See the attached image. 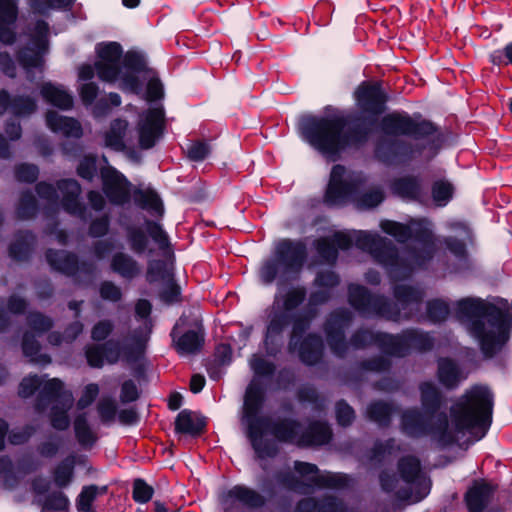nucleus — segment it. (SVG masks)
I'll list each match as a JSON object with an SVG mask.
<instances>
[{
  "mask_svg": "<svg viewBox=\"0 0 512 512\" xmlns=\"http://www.w3.org/2000/svg\"><path fill=\"white\" fill-rule=\"evenodd\" d=\"M356 109L347 115H304L302 137L330 161L348 150H360L379 133L373 145L375 159L388 167H404L424 157L434 159L447 138L441 127L421 113H387L390 95L382 81L364 80L353 92Z\"/></svg>",
  "mask_w": 512,
  "mask_h": 512,
  "instance_id": "obj_1",
  "label": "nucleus"
},
{
  "mask_svg": "<svg viewBox=\"0 0 512 512\" xmlns=\"http://www.w3.org/2000/svg\"><path fill=\"white\" fill-rule=\"evenodd\" d=\"M267 401L263 383L253 378L246 386L241 407V423L258 459L275 458L280 443H292L302 423L295 418L279 417L273 420L263 414Z\"/></svg>",
  "mask_w": 512,
  "mask_h": 512,
  "instance_id": "obj_2",
  "label": "nucleus"
},
{
  "mask_svg": "<svg viewBox=\"0 0 512 512\" xmlns=\"http://www.w3.org/2000/svg\"><path fill=\"white\" fill-rule=\"evenodd\" d=\"M496 303L482 297L467 296L455 302L457 319L466 325L477 340L485 359H493L508 345L512 337V313L508 300L495 298Z\"/></svg>",
  "mask_w": 512,
  "mask_h": 512,
  "instance_id": "obj_3",
  "label": "nucleus"
},
{
  "mask_svg": "<svg viewBox=\"0 0 512 512\" xmlns=\"http://www.w3.org/2000/svg\"><path fill=\"white\" fill-rule=\"evenodd\" d=\"M420 403L423 411L409 408L402 412L400 428L409 438L431 435L442 446H451L458 442L456 433L449 427V418L440 409L445 404L442 391L432 382L420 384Z\"/></svg>",
  "mask_w": 512,
  "mask_h": 512,
  "instance_id": "obj_4",
  "label": "nucleus"
},
{
  "mask_svg": "<svg viewBox=\"0 0 512 512\" xmlns=\"http://www.w3.org/2000/svg\"><path fill=\"white\" fill-rule=\"evenodd\" d=\"M495 394L487 384H474L450 410L453 431L467 432L474 441L483 439L493 422Z\"/></svg>",
  "mask_w": 512,
  "mask_h": 512,
  "instance_id": "obj_5",
  "label": "nucleus"
},
{
  "mask_svg": "<svg viewBox=\"0 0 512 512\" xmlns=\"http://www.w3.org/2000/svg\"><path fill=\"white\" fill-rule=\"evenodd\" d=\"M308 259V249L302 239H280L272 254L265 259L258 277L263 285L277 283L278 288L299 279Z\"/></svg>",
  "mask_w": 512,
  "mask_h": 512,
  "instance_id": "obj_6",
  "label": "nucleus"
},
{
  "mask_svg": "<svg viewBox=\"0 0 512 512\" xmlns=\"http://www.w3.org/2000/svg\"><path fill=\"white\" fill-rule=\"evenodd\" d=\"M294 469L301 476L308 477L307 483L301 481L290 470L276 471L274 473V479L280 486L290 491H298L304 486L319 489L342 490L348 488L351 481L349 475L345 473L331 471L320 473L318 466L309 462L297 460L294 462Z\"/></svg>",
  "mask_w": 512,
  "mask_h": 512,
  "instance_id": "obj_7",
  "label": "nucleus"
},
{
  "mask_svg": "<svg viewBox=\"0 0 512 512\" xmlns=\"http://www.w3.org/2000/svg\"><path fill=\"white\" fill-rule=\"evenodd\" d=\"M348 303L364 318L380 317L390 321L400 319V309L387 297L372 293L366 286L350 284Z\"/></svg>",
  "mask_w": 512,
  "mask_h": 512,
  "instance_id": "obj_8",
  "label": "nucleus"
},
{
  "mask_svg": "<svg viewBox=\"0 0 512 512\" xmlns=\"http://www.w3.org/2000/svg\"><path fill=\"white\" fill-rule=\"evenodd\" d=\"M415 242L421 244V247L407 246L405 249L406 257H402V261L408 266V270L400 268L399 280L409 278L415 270L427 269L429 263L433 260L436 253V245L434 235L423 221L416 223Z\"/></svg>",
  "mask_w": 512,
  "mask_h": 512,
  "instance_id": "obj_9",
  "label": "nucleus"
},
{
  "mask_svg": "<svg viewBox=\"0 0 512 512\" xmlns=\"http://www.w3.org/2000/svg\"><path fill=\"white\" fill-rule=\"evenodd\" d=\"M145 229L135 224H127L123 227L125 239L129 249L138 256L145 253H152L149 249L150 239H152L160 250L170 249L171 243L167 232L162 224L152 219L144 220Z\"/></svg>",
  "mask_w": 512,
  "mask_h": 512,
  "instance_id": "obj_10",
  "label": "nucleus"
},
{
  "mask_svg": "<svg viewBox=\"0 0 512 512\" xmlns=\"http://www.w3.org/2000/svg\"><path fill=\"white\" fill-rule=\"evenodd\" d=\"M44 257L51 271L72 278L77 284L81 282V275L91 278L95 274L96 267L94 263L88 260H80L75 252L47 248Z\"/></svg>",
  "mask_w": 512,
  "mask_h": 512,
  "instance_id": "obj_11",
  "label": "nucleus"
},
{
  "mask_svg": "<svg viewBox=\"0 0 512 512\" xmlns=\"http://www.w3.org/2000/svg\"><path fill=\"white\" fill-rule=\"evenodd\" d=\"M346 167L336 164L332 167L330 178L323 196L325 206L332 208L344 205L356 198L361 182L357 179H345Z\"/></svg>",
  "mask_w": 512,
  "mask_h": 512,
  "instance_id": "obj_12",
  "label": "nucleus"
},
{
  "mask_svg": "<svg viewBox=\"0 0 512 512\" xmlns=\"http://www.w3.org/2000/svg\"><path fill=\"white\" fill-rule=\"evenodd\" d=\"M353 320L352 312L344 307L331 311L323 324L327 344L331 352L338 358H344L348 352V341L345 330Z\"/></svg>",
  "mask_w": 512,
  "mask_h": 512,
  "instance_id": "obj_13",
  "label": "nucleus"
},
{
  "mask_svg": "<svg viewBox=\"0 0 512 512\" xmlns=\"http://www.w3.org/2000/svg\"><path fill=\"white\" fill-rule=\"evenodd\" d=\"M435 339L429 332L418 328H406L400 333H391L390 356L403 358L412 351L426 353L434 348Z\"/></svg>",
  "mask_w": 512,
  "mask_h": 512,
  "instance_id": "obj_14",
  "label": "nucleus"
},
{
  "mask_svg": "<svg viewBox=\"0 0 512 512\" xmlns=\"http://www.w3.org/2000/svg\"><path fill=\"white\" fill-rule=\"evenodd\" d=\"M294 313L276 310L269 315L264 331V348L270 357H277L283 348V333L291 325H294Z\"/></svg>",
  "mask_w": 512,
  "mask_h": 512,
  "instance_id": "obj_15",
  "label": "nucleus"
},
{
  "mask_svg": "<svg viewBox=\"0 0 512 512\" xmlns=\"http://www.w3.org/2000/svg\"><path fill=\"white\" fill-rule=\"evenodd\" d=\"M102 190L108 201L117 206L129 203L131 199L129 180L116 168L104 166L100 169Z\"/></svg>",
  "mask_w": 512,
  "mask_h": 512,
  "instance_id": "obj_16",
  "label": "nucleus"
},
{
  "mask_svg": "<svg viewBox=\"0 0 512 512\" xmlns=\"http://www.w3.org/2000/svg\"><path fill=\"white\" fill-rule=\"evenodd\" d=\"M165 129V111L162 106L146 110L139 122V146L148 150L156 145Z\"/></svg>",
  "mask_w": 512,
  "mask_h": 512,
  "instance_id": "obj_17",
  "label": "nucleus"
},
{
  "mask_svg": "<svg viewBox=\"0 0 512 512\" xmlns=\"http://www.w3.org/2000/svg\"><path fill=\"white\" fill-rule=\"evenodd\" d=\"M375 261L381 264L392 280H399L400 268L408 270V266L399 255L398 248L388 238L380 236L371 253Z\"/></svg>",
  "mask_w": 512,
  "mask_h": 512,
  "instance_id": "obj_18",
  "label": "nucleus"
},
{
  "mask_svg": "<svg viewBox=\"0 0 512 512\" xmlns=\"http://www.w3.org/2000/svg\"><path fill=\"white\" fill-rule=\"evenodd\" d=\"M288 350L289 352L297 351L300 361L308 367H313L323 360L325 346L320 334L316 332H306L301 339H297L292 348H290L289 340Z\"/></svg>",
  "mask_w": 512,
  "mask_h": 512,
  "instance_id": "obj_19",
  "label": "nucleus"
},
{
  "mask_svg": "<svg viewBox=\"0 0 512 512\" xmlns=\"http://www.w3.org/2000/svg\"><path fill=\"white\" fill-rule=\"evenodd\" d=\"M220 502L225 506V511L228 512L235 503H240L249 509H260L266 505L267 499L255 489L237 484L222 492Z\"/></svg>",
  "mask_w": 512,
  "mask_h": 512,
  "instance_id": "obj_20",
  "label": "nucleus"
},
{
  "mask_svg": "<svg viewBox=\"0 0 512 512\" xmlns=\"http://www.w3.org/2000/svg\"><path fill=\"white\" fill-rule=\"evenodd\" d=\"M497 485L485 479H475L464 494L468 512H484L489 507L497 491Z\"/></svg>",
  "mask_w": 512,
  "mask_h": 512,
  "instance_id": "obj_21",
  "label": "nucleus"
},
{
  "mask_svg": "<svg viewBox=\"0 0 512 512\" xmlns=\"http://www.w3.org/2000/svg\"><path fill=\"white\" fill-rule=\"evenodd\" d=\"M333 437L329 424L321 420H312L305 429L298 430L297 436L291 444L301 448L319 447L328 444Z\"/></svg>",
  "mask_w": 512,
  "mask_h": 512,
  "instance_id": "obj_22",
  "label": "nucleus"
},
{
  "mask_svg": "<svg viewBox=\"0 0 512 512\" xmlns=\"http://www.w3.org/2000/svg\"><path fill=\"white\" fill-rule=\"evenodd\" d=\"M73 401V394L70 390L65 389L63 381L59 378H52L41 386L35 400V410L41 413L53 402L60 404Z\"/></svg>",
  "mask_w": 512,
  "mask_h": 512,
  "instance_id": "obj_23",
  "label": "nucleus"
},
{
  "mask_svg": "<svg viewBox=\"0 0 512 512\" xmlns=\"http://www.w3.org/2000/svg\"><path fill=\"white\" fill-rule=\"evenodd\" d=\"M295 512H355L343 499L325 494L321 497H306L300 499L295 506Z\"/></svg>",
  "mask_w": 512,
  "mask_h": 512,
  "instance_id": "obj_24",
  "label": "nucleus"
},
{
  "mask_svg": "<svg viewBox=\"0 0 512 512\" xmlns=\"http://www.w3.org/2000/svg\"><path fill=\"white\" fill-rule=\"evenodd\" d=\"M390 342L391 333L361 327L352 333L348 341V347L352 346L354 349L360 350L374 345L379 348L382 354L390 356Z\"/></svg>",
  "mask_w": 512,
  "mask_h": 512,
  "instance_id": "obj_25",
  "label": "nucleus"
},
{
  "mask_svg": "<svg viewBox=\"0 0 512 512\" xmlns=\"http://www.w3.org/2000/svg\"><path fill=\"white\" fill-rule=\"evenodd\" d=\"M37 108V102L31 96H12L6 89L0 90V116L9 111L14 117L26 118L34 114Z\"/></svg>",
  "mask_w": 512,
  "mask_h": 512,
  "instance_id": "obj_26",
  "label": "nucleus"
},
{
  "mask_svg": "<svg viewBox=\"0 0 512 512\" xmlns=\"http://www.w3.org/2000/svg\"><path fill=\"white\" fill-rule=\"evenodd\" d=\"M56 186L62 193L61 204L65 212L74 216H82L86 210L80 201L82 187L74 178H64L57 181Z\"/></svg>",
  "mask_w": 512,
  "mask_h": 512,
  "instance_id": "obj_27",
  "label": "nucleus"
},
{
  "mask_svg": "<svg viewBox=\"0 0 512 512\" xmlns=\"http://www.w3.org/2000/svg\"><path fill=\"white\" fill-rule=\"evenodd\" d=\"M37 245V237L31 230H18L8 245L9 257L18 263H26L32 259Z\"/></svg>",
  "mask_w": 512,
  "mask_h": 512,
  "instance_id": "obj_28",
  "label": "nucleus"
},
{
  "mask_svg": "<svg viewBox=\"0 0 512 512\" xmlns=\"http://www.w3.org/2000/svg\"><path fill=\"white\" fill-rule=\"evenodd\" d=\"M170 336L173 347L179 355L198 354L205 344V333L202 328L199 330H187L182 335L177 336L176 326L172 329Z\"/></svg>",
  "mask_w": 512,
  "mask_h": 512,
  "instance_id": "obj_29",
  "label": "nucleus"
},
{
  "mask_svg": "<svg viewBox=\"0 0 512 512\" xmlns=\"http://www.w3.org/2000/svg\"><path fill=\"white\" fill-rule=\"evenodd\" d=\"M436 376L438 382L449 391L458 388L467 377L457 361L450 357L438 359Z\"/></svg>",
  "mask_w": 512,
  "mask_h": 512,
  "instance_id": "obj_30",
  "label": "nucleus"
},
{
  "mask_svg": "<svg viewBox=\"0 0 512 512\" xmlns=\"http://www.w3.org/2000/svg\"><path fill=\"white\" fill-rule=\"evenodd\" d=\"M47 127L54 133H61L66 138L79 139L83 135L80 122L68 116L60 115L54 110H48L45 115Z\"/></svg>",
  "mask_w": 512,
  "mask_h": 512,
  "instance_id": "obj_31",
  "label": "nucleus"
},
{
  "mask_svg": "<svg viewBox=\"0 0 512 512\" xmlns=\"http://www.w3.org/2000/svg\"><path fill=\"white\" fill-rule=\"evenodd\" d=\"M194 412L189 409L181 410L174 421V432L177 435H189L193 438L200 437L206 429L205 417L194 419Z\"/></svg>",
  "mask_w": 512,
  "mask_h": 512,
  "instance_id": "obj_32",
  "label": "nucleus"
},
{
  "mask_svg": "<svg viewBox=\"0 0 512 512\" xmlns=\"http://www.w3.org/2000/svg\"><path fill=\"white\" fill-rule=\"evenodd\" d=\"M399 412V408L393 402L385 400H373L366 408V418L377 424L380 428L390 427L393 417Z\"/></svg>",
  "mask_w": 512,
  "mask_h": 512,
  "instance_id": "obj_33",
  "label": "nucleus"
},
{
  "mask_svg": "<svg viewBox=\"0 0 512 512\" xmlns=\"http://www.w3.org/2000/svg\"><path fill=\"white\" fill-rule=\"evenodd\" d=\"M47 51V48L39 49L31 43L17 51V61L19 65L25 70L29 80H32L33 78V69H43L45 64L44 55L47 53Z\"/></svg>",
  "mask_w": 512,
  "mask_h": 512,
  "instance_id": "obj_34",
  "label": "nucleus"
},
{
  "mask_svg": "<svg viewBox=\"0 0 512 512\" xmlns=\"http://www.w3.org/2000/svg\"><path fill=\"white\" fill-rule=\"evenodd\" d=\"M40 95L45 102L60 110H70L74 104L72 95L62 86L55 85L52 82L42 84Z\"/></svg>",
  "mask_w": 512,
  "mask_h": 512,
  "instance_id": "obj_35",
  "label": "nucleus"
},
{
  "mask_svg": "<svg viewBox=\"0 0 512 512\" xmlns=\"http://www.w3.org/2000/svg\"><path fill=\"white\" fill-rule=\"evenodd\" d=\"M318 306H310V302L298 313H294V325L290 330V348H292L297 339L311 328L313 320L318 316Z\"/></svg>",
  "mask_w": 512,
  "mask_h": 512,
  "instance_id": "obj_36",
  "label": "nucleus"
},
{
  "mask_svg": "<svg viewBox=\"0 0 512 512\" xmlns=\"http://www.w3.org/2000/svg\"><path fill=\"white\" fill-rule=\"evenodd\" d=\"M84 461V456L77 457L74 454H70L61 460L52 472L55 485L58 488L67 487L73 480L76 464H81Z\"/></svg>",
  "mask_w": 512,
  "mask_h": 512,
  "instance_id": "obj_37",
  "label": "nucleus"
},
{
  "mask_svg": "<svg viewBox=\"0 0 512 512\" xmlns=\"http://www.w3.org/2000/svg\"><path fill=\"white\" fill-rule=\"evenodd\" d=\"M400 478L407 484H418L423 478L420 459L415 455H404L397 461Z\"/></svg>",
  "mask_w": 512,
  "mask_h": 512,
  "instance_id": "obj_38",
  "label": "nucleus"
},
{
  "mask_svg": "<svg viewBox=\"0 0 512 512\" xmlns=\"http://www.w3.org/2000/svg\"><path fill=\"white\" fill-rule=\"evenodd\" d=\"M111 270L124 279L132 280L140 274L137 260L125 252H116L110 262Z\"/></svg>",
  "mask_w": 512,
  "mask_h": 512,
  "instance_id": "obj_39",
  "label": "nucleus"
},
{
  "mask_svg": "<svg viewBox=\"0 0 512 512\" xmlns=\"http://www.w3.org/2000/svg\"><path fill=\"white\" fill-rule=\"evenodd\" d=\"M393 194L410 200H418L421 195V183L418 177L406 175L395 178L390 185Z\"/></svg>",
  "mask_w": 512,
  "mask_h": 512,
  "instance_id": "obj_40",
  "label": "nucleus"
},
{
  "mask_svg": "<svg viewBox=\"0 0 512 512\" xmlns=\"http://www.w3.org/2000/svg\"><path fill=\"white\" fill-rule=\"evenodd\" d=\"M22 353L25 357L29 358L30 362L47 365L51 363V357L48 354H42L41 344L36 339L35 334L30 331H25L22 336L21 342Z\"/></svg>",
  "mask_w": 512,
  "mask_h": 512,
  "instance_id": "obj_41",
  "label": "nucleus"
},
{
  "mask_svg": "<svg viewBox=\"0 0 512 512\" xmlns=\"http://www.w3.org/2000/svg\"><path fill=\"white\" fill-rule=\"evenodd\" d=\"M133 200L141 209L152 211L158 216H163L164 214L163 202L159 194L153 189H135L133 193Z\"/></svg>",
  "mask_w": 512,
  "mask_h": 512,
  "instance_id": "obj_42",
  "label": "nucleus"
},
{
  "mask_svg": "<svg viewBox=\"0 0 512 512\" xmlns=\"http://www.w3.org/2000/svg\"><path fill=\"white\" fill-rule=\"evenodd\" d=\"M393 296L395 303L400 311L407 309L409 306L419 305L423 300V293L416 287L408 284H395L393 286Z\"/></svg>",
  "mask_w": 512,
  "mask_h": 512,
  "instance_id": "obj_43",
  "label": "nucleus"
},
{
  "mask_svg": "<svg viewBox=\"0 0 512 512\" xmlns=\"http://www.w3.org/2000/svg\"><path fill=\"white\" fill-rule=\"evenodd\" d=\"M417 222L407 225L393 220H382L380 227L384 233L394 237L397 242L405 243L409 239L415 238Z\"/></svg>",
  "mask_w": 512,
  "mask_h": 512,
  "instance_id": "obj_44",
  "label": "nucleus"
},
{
  "mask_svg": "<svg viewBox=\"0 0 512 512\" xmlns=\"http://www.w3.org/2000/svg\"><path fill=\"white\" fill-rule=\"evenodd\" d=\"M128 127V122L122 118H116L111 121L108 131L104 135L105 145L116 151H122L125 148L124 137Z\"/></svg>",
  "mask_w": 512,
  "mask_h": 512,
  "instance_id": "obj_45",
  "label": "nucleus"
},
{
  "mask_svg": "<svg viewBox=\"0 0 512 512\" xmlns=\"http://www.w3.org/2000/svg\"><path fill=\"white\" fill-rule=\"evenodd\" d=\"M74 433L78 443L83 448L93 447L98 440L96 434L92 431L88 423L85 413L79 414L75 417Z\"/></svg>",
  "mask_w": 512,
  "mask_h": 512,
  "instance_id": "obj_46",
  "label": "nucleus"
},
{
  "mask_svg": "<svg viewBox=\"0 0 512 512\" xmlns=\"http://www.w3.org/2000/svg\"><path fill=\"white\" fill-rule=\"evenodd\" d=\"M455 187L447 179H437L431 185V197L437 207H445L454 197Z\"/></svg>",
  "mask_w": 512,
  "mask_h": 512,
  "instance_id": "obj_47",
  "label": "nucleus"
},
{
  "mask_svg": "<svg viewBox=\"0 0 512 512\" xmlns=\"http://www.w3.org/2000/svg\"><path fill=\"white\" fill-rule=\"evenodd\" d=\"M73 402H63L53 404L49 412V421L53 429L57 431H65L70 427L71 420L68 411L71 409Z\"/></svg>",
  "mask_w": 512,
  "mask_h": 512,
  "instance_id": "obj_48",
  "label": "nucleus"
},
{
  "mask_svg": "<svg viewBox=\"0 0 512 512\" xmlns=\"http://www.w3.org/2000/svg\"><path fill=\"white\" fill-rule=\"evenodd\" d=\"M313 246L321 263L329 266H334L336 264L339 252L337 251L336 245L333 244V239L330 237L317 238L314 241Z\"/></svg>",
  "mask_w": 512,
  "mask_h": 512,
  "instance_id": "obj_49",
  "label": "nucleus"
},
{
  "mask_svg": "<svg viewBox=\"0 0 512 512\" xmlns=\"http://www.w3.org/2000/svg\"><path fill=\"white\" fill-rule=\"evenodd\" d=\"M147 337L140 334L133 336V342L129 345H122V356L129 364L140 362L144 359Z\"/></svg>",
  "mask_w": 512,
  "mask_h": 512,
  "instance_id": "obj_50",
  "label": "nucleus"
},
{
  "mask_svg": "<svg viewBox=\"0 0 512 512\" xmlns=\"http://www.w3.org/2000/svg\"><path fill=\"white\" fill-rule=\"evenodd\" d=\"M95 69L100 80L113 83L119 80L122 74V63L118 60L107 62L106 60L97 58L95 61Z\"/></svg>",
  "mask_w": 512,
  "mask_h": 512,
  "instance_id": "obj_51",
  "label": "nucleus"
},
{
  "mask_svg": "<svg viewBox=\"0 0 512 512\" xmlns=\"http://www.w3.org/2000/svg\"><path fill=\"white\" fill-rule=\"evenodd\" d=\"M307 296V290L302 285L290 287L282 296V308L280 310L293 313L300 305L303 304Z\"/></svg>",
  "mask_w": 512,
  "mask_h": 512,
  "instance_id": "obj_52",
  "label": "nucleus"
},
{
  "mask_svg": "<svg viewBox=\"0 0 512 512\" xmlns=\"http://www.w3.org/2000/svg\"><path fill=\"white\" fill-rule=\"evenodd\" d=\"M39 210L38 202L29 190L22 192L16 209L17 218L29 220L34 218Z\"/></svg>",
  "mask_w": 512,
  "mask_h": 512,
  "instance_id": "obj_53",
  "label": "nucleus"
},
{
  "mask_svg": "<svg viewBox=\"0 0 512 512\" xmlns=\"http://www.w3.org/2000/svg\"><path fill=\"white\" fill-rule=\"evenodd\" d=\"M97 161L96 154L83 155L76 166L77 176L87 182H92L98 173Z\"/></svg>",
  "mask_w": 512,
  "mask_h": 512,
  "instance_id": "obj_54",
  "label": "nucleus"
},
{
  "mask_svg": "<svg viewBox=\"0 0 512 512\" xmlns=\"http://www.w3.org/2000/svg\"><path fill=\"white\" fill-rule=\"evenodd\" d=\"M146 281L149 284H154L159 281L171 279L172 274L169 272L167 264L162 259H152L147 263Z\"/></svg>",
  "mask_w": 512,
  "mask_h": 512,
  "instance_id": "obj_55",
  "label": "nucleus"
},
{
  "mask_svg": "<svg viewBox=\"0 0 512 512\" xmlns=\"http://www.w3.org/2000/svg\"><path fill=\"white\" fill-rule=\"evenodd\" d=\"M40 505L43 511L67 512L69 509L70 501L64 492L58 490L48 493Z\"/></svg>",
  "mask_w": 512,
  "mask_h": 512,
  "instance_id": "obj_56",
  "label": "nucleus"
},
{
  "mask_svg": "<svg viewBox=\"0 0 512 512\" xmlns=\"http://www.w3.org/2000/svg\"><path fill=\"white\" fill-rule=\"evenodd\" d=\"M28 326L38 335H43L54 326V321L40 311H30L26 317Z\"/></svg>",
  "mask_w": 512,
  "mask_h": 512,
  "instance_id": "obj_57",
  "label": "nucleus"
},
{
  "mask_svg": "<svg viewBox=\"0 0 512 512\" xmlns=\"http://www.w3.org/2000/svg\"><path fill=\"white\" fill-rule=\"evenodd\" d=\"M96 489L97 485L95 484L82 487L75 501L78 512H95L93 503L97 499Z\"/></svg>",
  "mask_w": 512,
  "mask_h": 512,
  "instance_id": "obj_58",
  "label": "nucleus"
},
{
  "mask_svg": "<svg viewBox=\"0 0 512 512\" xmlns=\"http://www.w3.org/2000/svg\"><path fill=\"white\" fill-rule=\"evenodd\" d=\"M426 314L431 322L440 323L448 318L450 308L442 299H432L426 304Z\"/></svg>",
  "mask_w": 512,
  "mask_h": 512,
  "instance_id": "obj_59",
  "label": "nucleus"
},
{
  "mask_svg": "<svg viewBox=\"0 0 512 512\" xmlns=\"http://www.w3.org/2000/svg\"><path fill=\"white\" fill-rule=\"evenodd\" d=\"M387 355H376L367 359H363L358 363V367L366 372H387L392 366L391 360Z\"/></svg>",
  "mask_w": 512,
  "mask_h": 512,
  "instance_id": "obj_60",
  "label": "nucleus"
},
{
  "mask_svg": "<svg viewBox=\"0 0 512 512\" xmlns=\"http://www.w3.org/2000/svg\"><path fill=\"white\" fill-rule=\"evenodd\" d=\"M335 416L338 425L344 428L351 426L356 418L354 408L345 399L335 403Z\"/></svg>",
  "mask_w": 512,
  "mask_h": 512,
  "instance_id": "obj_61",
  "label": "nucleus"
},
{
  "mask_svg": "<svg viewBox=\"0 0 512 512\" xmlns=\"http://www.w3.org/2000/svg\"><path fill=\"white\" fill-rule=\"evenodd\" d=\"M101 343L88 344L84 348V356L91 368L100 369L105 364V354Z\"/></svg>",
  "mask_w": 512,
  "mask_h": 512,
  "instance_id": "obj_62",
  "label": "nucleus"
},
{
  "mask_svg": "<svg viewBox=\"0 0 512 512\" xmlns=\"http://www.w3.org/2000/svg\"><path fill=\"white\" fill-rule=\"evenodd\" d=\"M154 495V488L144 479L136 478L133 481L132 498L136 503H148Z\"/></svg>",
  "mask_w": 512,
  "mask_h": 512,
  "instance_id": "obj_63",
  "label": "nucleus"
},
{
  "mask_svg": "<svg viewBox=\"0 0 512 512\" xmlns=\"http://www.w3.org/2000/svg\"><path fill=\"white\" fill-rule=\"evenodd\" d=\"M488 61L498 67L512 65V41L506 43L502 48L490 52Z\"/></svg>",
  "mask_w": 512,
  "mask_h": 512,
  "instance_id": "obj_64",
  "label": "nucleus"
}]
</instances>
